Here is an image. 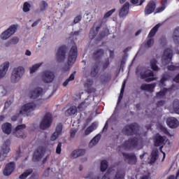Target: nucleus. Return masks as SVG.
Returning <instances> with one entry per match:
<instances>
[{"label":"nucleus","mask_w":179,"mask_h":179,"mask_svg":"<svg viewBox=\"0 0 179 179\" xmlns=\"http://www.w3.org/2000/svg\"><path fill=\"white\" fill-rule=\"evenodd\" d=\"M114 12H115V8H113L112 10L106 12L103 15V19H107L110 17V16H111L113 13H114Z\"/></svg>","instance_id":"obj_47"},{"label":"nucleus","mask_w":179,"mask_h":179,"mask_svg":"<svg viewBox=\"0 0 179 179\" xmlns=\"http://www.w3.org/2000/svg\"><path fill=\"white\" fill-rule=\"evenodd\" d=\"M173 108L174 113H176V114L179 115V100L178 99H175L173 101Z\"/></svg>","instance_id":"obj_37"},{"label":"nucleus","mask_w":179,"mask_h":179,"mask_svg":"<svg viewBox=\"0 0 179 179\" xmlns=\"http://www.w3.org/2000/svg\"><path fill=\"white\" fill-rule=\"evenodd\" d=\"M102 179H110V173L108 172H106L103 176Z\"/></svg>","instance_id":"obj_62"},{"label":"nucleus","mask_w":179,"mask_h":179,"mask_svg":"<svg viewBox=\"0 0 179 179\" xmlns=\"http://www.w3.org/2000/svg\"><path fill=\"white\" fill-rule=\"evenodd\" d=\"M23 75H24V68L23 66L14 68L10 77L12 83H17L22 79Z\"/></svg>","instance_id":"obj_4"},{"label":"nucleus","mask_w":179,"mask_h":179,"mask_svg":"<svg viewBox=\"0 0 179 179\" xmlns=\"http://www.w3.org/2000/svg\"><path fill=\"white\" fill-rule=\"evenodd\" d=\"M31 173H33V169H27L25 172L19 176V178L26 179L27 177H29V176H30V174H31Z\"/></svg>","instance_id":"obj_39"},{"label":"nucleus","mask_w":179,"mask_h":179,"mask_svg":"<svg viewBox=\"0 0 179 179\" xmlns=\"http://www.w3.org/2000/svg\"><path fill=\"white\" fill-rule=\"evenodd\" d=\"M41 66V64H36L32 66L29 70H30V73H34Z\"/></svg>","instance_id":"obj_45"},{"label":"nucleus","mask_w":179,"mask_h":179,"mask_svg":"<svg viewBox=\"0 0 179 179\" xmlns=\"http://www.w3.org/2000/svg\"><path fill=\"white\" fill-rule=\"evenodd\" d=\"M139 131V125L138 123H131L130 124L126 125L122 132L124 134L127 136H132L136 135Z\"/></svg>","instance_id":"obj_2"},{"label":"nucleus","mask_w":179,"mask_h":179,"mask_svg":"<svg viewBox=\"0 0 179 179\" xmlns=\"http://www.w3.org/2000/svg\"><path fill=\"white\" fill-rule=\"evenodd\" d=\"M169 80H170V76L169 74H164L162 75V77L159 81V83L163 86L164 85V83Z\"/></svg>","instance_id":"obj_42"},{"label":"nucleus","mask_w":179,"mask_h":179,"mask_svg":"<svg viewBox=\"0 0 179 179\" xmlns=\"http://www.w3.org/2000/svg\"><path fill=\"white\" fill-rule=\"evenodd\" d=\"M90 75L92 78H96L99 75V64H95L91 69Z\"/></svg>","instance_id":"obj_33"},{"label":"nucleus","mask_w":179,"mask_h":179,"mask_svg":"<svg viewBox=\"0 0 179 179\" xmlns=\"http://www.w3.org/2000/svg\"><path fill=\"white\" fill-rule=\"evenodd\" d=\"M173 39L176 44H178V43H179V36L178 35H175L173 34Z\"/></svg>","instance_id":"obj_58"},{"label":"nucleus","mask_w":179,"mask_h":179,"mask_svg":"<svg viewBox=\"0 0 179 179\" xmlns=\"http://www.w3.org/2000/svg\"><path fill=\"white\" fill-rule=\"evenodd\" d=\"M23 129H26V124H19L15 129L14 135L20 139H24L26 135L23 131Z\"/></svg>","instance_id":"obj_15"},{"label":"nucleus","mask_w":179,"mask_h":179,"mask_svg":"<svg viewBox=\"0 0 179 179\" xmlns=\"http://www.w3.org/2000/svg\"><path fill=\"white\" fill-rule=\"evenodd\" d=\"M155 9H156V2L154 1H150L145 8V15H150L155 12Z\"/></svg>","instance_id":"obj_20"},{"label":"nucleus","mask_w":179,"mask_h":179,"mask_svg":"<svg viewBox=\"0 0 179 179\" xmlns=\"http://www.w3.org/2000/svg\"><path fill=\"white\" fill-rule=\"evenodd\" d=\"M173 82H176V83H179V73L173 78Z\"/></svg>","instance_id":"obj_61"},{"label":"nucleus","mask_w":179,"mask_h":179,"mask_svg":"<svg viewBox=\"0 0 179 179\" xmlns=\"http://www.w3.org/2000/svg\"><path fill=\"white\" fill-rule=\"evenodd\" d=\"M125 177V173L122 171H117L114 179H124Z\"/></svg>","instance_id":"obj_43"},{"label":"nucleus","mask_w":179,"mask_h":179,"mask_svg":"<svg viewBox=\"0 0 179 179\" xmlns=\"http://www.w3.org/2000/svg\"><path fill=\"white\" fill-rule=\"evenodd\" d=\"M161 131L162 132H163L165 135H167L168 136H171V134H170V132L169 131V130L167 129V128L164 127H161Z\"/></svg>","instance_id":"obj_51"},{"label":"nucleus","mask_w":179,"mask_h":179,"mask_svg":"<svg viewBox=\"0 0 179 179\" xmlns=\"http://www.w3.org/2000/svg\"><path fill=\"white\" fill-rule=\"evenodd\" d=\"M168 0H161V5L162 6H166L167 5Z\"/></svg>","instance_id":"obj_64"},{"label":"nucleus","mask_w":179,"mask_h":179,"mask_svg":"<svg viewBox=\"0 0 179 179\" xmlns=\"http://www.w3.org/2000/svg\"><path fill=\"white\" fill-rule=\"evenodd\" d=\"M10 104H12V101H6L4 108H8V107L10 106Z\"/></svg>","instance_id":"obj_60"},{"label":"nucleus","mask_w":179,"mask_h":179,"mask_svg":"<svg viewBox=\"0 0 179 179\" xmlns=\"http://www.w3.org/2000/svg\"><path fill=\"white\" fill-rule=\"evenodd\" d=\"M159 159V150L154 148L150 154V164H154Z\"/></svg>","instance_id":"obj_25"},{"label":"nucleus","mask_w":179,"mask_h":179,"mask_svg":"<svg viewBox=\"0 0 179 179\" xmlns=\"http://www.w3.org/2000/svg\"><path fill=\"white\" fill-rule=\"evenodd\" d=\"M138 143L139 138H138V137H133L125 141L122 146L126 150H131V149H135V148H138Z\"/></svg>","instance_id":"obj_5"},{"label":"nucleus","mask_w":179,"mask_h":179,"mask_svg":"<svg viewBox=\"0 0 179 179\" xmlns=\"http://www.w3.org/2000/svg\"><path fill=\"white\" fill-rule=\"evenodd\" d=\"M43 95V88L36 87L34 89V90L30 92V98L35 100V99H38L40 96Z\"/></svg>","instance_id":"obj_22"},{"label":"nucleus","mask_w":179,"mask_h":179,"mask_svg":"<svg viewBox=\"0 0 179 179\" xmlns=\"http://www.w3.org/2000/svg\"><path fill=\"white\" fill-rule=\"evenodd\" d=\"M173 34H175L176 36H179V27L175 29Z\"/></svg>","instance_id":"obj_63"},{"label":"nucleus","mask_w":179,"mask_h":179,"mask_svg":"<svg viewBox=\"0 0 179 179\" xmlns=\"http://www.w3.org/2000/svg\"><path fill=\"white\" fill-rule=\"evenodd\" d=\"M166 136H161L160 134H157L154 138V145L157 148L159 146H162V145H166Z\"/></svg>","instance_id":"obj_16"},{"label":"nucleus","mask_w":179,"mask_h":179,"mask_svg":"<svg viewBox=\"0 0 179 179\" xmlns=\"http://www.w3.org/2000/svg\"><path fill=\"white\" fill-rule=\"evenodd\" d=\"M110 66V59L107 58L105 59V62L102 63V69L106 71Z\"/></svg>","instance_id":"obj_46"},{"label":"nucleus","mask_w":179,"mask_h":179,"mask_svg":"<svg viewBox=\"0 0 179 179\" xmlns=\"http://www.w3.org/2000/svg\"><path fill=\"white\" fill-rule=\"evenodd\" d=\"M154 43L155 40H153V38H150L147 41L146 45L148 48H150V47H152V45L154 44Z\"/></svg>","instance_id":"obj_53"},{"label":"nucleus","mask_w":179,"mask_h":179,"mask_svg":"<svg viewBox=\"0 0 179 179\" xmlns=\"http://www.w3.org/2000/svg\"><path fill=\"white\" fill-rule=\"evenodd\" d=\"M101 27H103V20L99 19L94 22L93 28L90 31L89 36L91 40H93L99 34Z\"/></svg>","instance_id":"obj_7"},{"label":"nucleus","mask_w":179,"mask_h":179,"mask_svg":"<svg viewBox=\"0 0 179 179\" xmlns=\"http://www.w3.org/2000/svg\"><path fill=\"white\" fill-rule=\"evenodd\" d=\"M9 146H10V140L8 139L4 142V143L1 146V149H2V152L4 157H7L6 155H8L9 152H10V148H9Z\"/></svg>","instance_id":"obj_26"},{"label":"nucleus","mask_w":179,"mask_h":179,"mask_svg":"<svg viewBox=\"0 0 179 179\" xmlns=\"http://www.w3.org/2000/svg\"><path fill=\"white\" fill-rule=\"evenodd\" d=\"M76 113H78V108L76 106H71L65 111L64 114L66 117H71V115H75Z\"/></svg>","instance_id":"obj_29"},{"label":"nucleus","mask_w":179,"mask_h":179,"mask_svg":"<svg viewBox=\"0 0 179 179\" xmlns=\"http://www.w3.org/2000/svg\"><path fill=\"white\" fill-rule=\"evenodd\" d=\"M161 24H156L150 31V33L148 35V38H152V37H155L156 36V33L159 31V29L160 27Z\"/></svg>","instance_id":"obj_31"},{"label":"nucleus","mask_w":179,"mask_h":179,"mask_svg":"<svg viewBox=\"0 0 179 179\" xmlns=\"http://www.w3.org/2000/svg\"><path fill=\"white\" fill-rule=\"evenodd\" d=\"M96 128L97 124L96 122H93L90 127L86 129L85 135H89L91 132H93Z\"/></svg>","instance_id":"obj_34"},{"label":"nucleus","mask_w":179,"mask_h":179,"mask_svg":"<svg viewBox=\"0 0 179 179\" xmlns=\"http://www.w3.org/2000/svg\"><path fill=\"white\" fill-rule=\"evenodd\" d=\"M129 12V3L126 2L119 11L120 17H125Z\"/></svg>","instance_id":"obj_24"},{"label":"nucleus","mask_w":179,"mask_h":179,"mask_svg":"<svg viewBox=\"0 0 179 179\" xmlns=\"http://www.w3.org/2000/svg\"><path fill=\"white\" fill-rule=\"evenodd\" d=\"M164 147V145H159V151L161 152V153H162L163 155V160H164V159H166V152H164L163 151V148Z\"/></svg>","instance_id":"obj_57"},{"label":"nucleus","mask_w":179,"mask_h":179,"mask_svg":"<svg viewBox=\"0 0 179 179\" xmlns=\"http://www.w3.org/2000/svg\"><path fill=\"white\" fill-rule=\"evenodd\" d=\"M36 108V103L31 102L28 103L23 106H22L21 110H20V113L17 115H13L11 117V121H16L17 120V117L20 115L23 114H27V113H31V111H34V110Z\"/></svg>","instance_id":"obj_3"},{"label":"nucleus","mask_w":179,"mask_h":179,"mask_svg":"<svg viewBox=\"0 0 179 179\" xmlns=\"http://www.w3.org/2000/svg\"><path fill=\"white\" fill-rule=\"evenodd\" d=\"M16 30H17V26L16 24L11 25L0 35L1 40H8L10 36H13V34L16 33Z\"/></svg>","instance_id":"obj_11"},{"label":"nucleus","mask_w":179,"mask_h":179,"mask_svg":"<svg viewBox=\"0 0 179 179\" xmlns=\"http://www.w3.org/2000/svg\"><path fill=\"white\" fill-rule=\"evenodd\" d=\"M150 64L152 71H159V69H160V68L157 66V60L156 59H151Z\"/></svg>","instance_id":"obj_36"},{"label":"nucleus","mask_w":179,"mask_h":179,"mask_svg":"<svg viewBox=\"0 0 179 179\" xmlns=\"http://www.w3.org/2000/svg\"><path fill=\"white\" fill-rule=\"evenodd\" d=\"M19 43V38L15 36L5 43L6 47H10L12 45L17 44Z\"/></svg>","instance_id":"obj_35"},{"label":"nucleus","mask_w":179,"mask_h":179,"mask_svg":"<svg viewBox=\"0 0 179 179\" xmlns=\"http://www.w3.org/2000/svg\"><path fill=\"white\" fill-rule=\"evenodd\" d=\"M164 104H166L165 101H158L157 102V107H163V106H164Z\"/></svg>","instance_id":"obj_59"},{"label":"nucleus","mask_w":179,"mask_h":179,"mask_svg":"<svg viewBox=\"0 0 179 179\" xmlns=\"http://www.w3.org/2000/svg\"><path fill=\"white\" fill-rule=\"evenodd\" d=\"M166 93H167V89L164 88V90L156 93L157 99H163L166 96Z\"/></svg>","instance_id":"obj_40"},{"label":"nucleus","mask_w":179,"mask_h":179,"mask_svg":"<svg viewBox=\"0 0 179 179\" xmlns=\"http://www.w3.org/2000/svg\"><path fill=\"white\" fill-rule=\"evenodd\" d=\"M41 78L44 83H52L54 79H55V74L50 71H45L42 72Z\"/></svg>","instance_id":"obj_10"},{"label":"nucleus","mask_w":179,"mask_h":179,"mask_svg":"<svg viewBox=\"0 0 179 179\" xmlns=\"http://www.w3.org/2000/svg\"><path fill=\"white\" fill-rule=\"evenodd\" d=\"M173 59V50L171 48H166L164 51V55H162V64L164 65H169Z\"/></svg>","instance_id":"obj_12"},{"label":"nucleus","mask_w":179,"mask_h":179,"mask_svg":"<svg viewBox=\"0 0 179 179\" xmlns=\"http://www.w3.org/2000/svg\"><path fill=\"white\" fill-rule=\"evenodd\" d=\"M1 128L3 129V132L7 135H10V134L12 132V124L9 122L4 123L1 126Z\"/></svg>","instance_id":"obj_28"},{"label":"nucleus","mask_w":179,"mask_h":179,"mask_svg":"<svg viewBox=\"0 0 179 179\" xmlns=\"http://www.w3.org/2000/svg\"><path fill=\"white\" fill-rule=\"evenodd\" d=\"M108 34H110V31L108 30V29H104L99 34V40H101V38H104V37H106V36H108Z\"/></svg>","instance_id":"obj_38"},{"label":"nucleus","mask_w":179,"mask_h":179,"mask_svg":"<svg viewBox=\"0 0 179 179\" xmlns=\"http://www.w3.org/2000/svg\"><path fill=\"white\" fill-rule=\"evenodd\" d=\"M166 124L168 127H169V128L174 129L176 128H178L179 125V122L178 120H177V118L171 117L166 119Z\"/></svg>","instance_id":"obj_18"},{"label":"nucleus","mask_w":179,"mask_h":179,"mask_svg":"<svg viewBox=\"0 0 179 179\" xmlns=\"http://www.w3.org/2000/svg\"><path fill=\"white\" fill-rule=\"evenodd\" d=\"M23 12H29L30 10V3L25 2L23 6Z\"/></svg>","instance_id":"obj_49"},{"label":"nucleus","mask_w":179,"mask_h":179,"mask_svg":"<svg viewBox=\"0 0 179 179\" xmlns=\"http://www.w3.org/2000/svg\"><path fill=\"white\" fill-rule=\"evenodd\" d=\"M108 168V162L106 160H103L101 162V171L104 173L106 170Z\"/></svg>","instance_id":"obj_41"},{"label":"nucleus","mask_w":179,"mask_h":179,"mask_svg":"<svg viewBox=\"0 0 179 179\" xmlns=\"http://www.w3.org/2000/svg\"><path fill=\"white\" fill-rule=\"evenodd\" d=\"M122 156L124 157L125 163H127V164L134 166V164H136V163H138V157H136V155H135V153L134 152H122Z\"/></svg>","instance_id":"obj_9"},{"label":"nucleus","mask_w":179,"mask_h":179,"mask_svg":"<svg viewBox=\"0 0 179 179\" xmlns=\"http://www.w3.org/2000/svg\"><path fill=\"white\" fill-rule=\"evenodd\" d=\"M87 92L88 93V94H92V93H96V90L94 87H88L87 89Z\"/></svg>","instance_id":"obj_55"},{"label":"nucleus","mask_w":179,"mask_h":179,"mask_svg":"<svg viewBox=\"0 0 179 179\" xmlns=\"http://www.w3.org/2000/svg\"><path fill=\"white\" fill-rule=\"evenodd\" d=\"M86 153V150L85 149H78V150H74L71 156L73 159H76L80 156H83Z\"/></svg>","instance_id":"obj_27"},{"label":"nucleus","mask_w":179,"mask_h":179,"mask_svg":"<svg viewBox=\"0 0 179 179\" xmlns=\"http://www.w3.org/2000/svg\"><path fill=\"white\" fill-rule=\"evenodd\" d=\"M9 69V62H6L0 66V79L5 78Z\"/></svg>","instance_id":"obj_23"},{"label":"nucleus","mask_w":179,"mask_h":179,"mask_svg":"<svg viewBox=\"0 0 179 179\" xmlns=\"http://www.w3.org/2000/svg\"><path fill=\"white\" fill-rule=\"evenodd\" d=\"M15 162H12L8 164H7L5 166V169L3 170V175L4 176H10L13 171H15Z\"/></svg>","instance_id":"obj_17"},{"label":"nucleus","mask_w":179,"mask_h":179,"mask_svg":"<svg viewBox=\"0 0 179 179\" xmlns=\"http://www.w3.org/2000/svg\"><path fill=\"white\" fill-rule=\"evenodd\" d=\"M48 6V3L45 1H42L40 4L41 10H45V8Z\"/></svg>","instance_id":"obj_50"},{"label":"nucleus","mask_w":179,"mask_h":179,"mask_svg":"<svg viewBox=\"0 0 179 179\" xmlns=\"http://www.w3.org/2000/svg\"><path fill=\"white\" fill-rule=\"evenodd\" d=\"M101 138V136H100V134H98L96 136H94L90 142L89 148H93V146H96V144L99 143V141H100Z\"/></svg>","instance_id":"obj_32"},{"label":"nucleus","mask_w":179,"mask_h":179,"mask_svg":"<svg viewBox=\"0 0 179 179\" xmlns=\"http://www.w3.org/2000/svg\"><path fill=\"white\" fill-rule=\"evenodd\" d=\"M82 20V15H78L74 18L73 23L76 24V23H79Z\"/></svg>","instance_id":"obj_56"},{"label":"nucleus","mask_w":179,"mask_h":179,"mask_svg":"<svg viewBox=\"0 0 179 179\" xmlns=\"http://www.w3.org/2000/svg\"><path fill=\"white\" fill-rule=\"evenodd\" d=\"M52 124V115L50 113H47L43 117L40 124L41 129H47L50 128Z\"/></svg>","instance_id":"obj_8"},{"label":"nucleus","mask_w":179,"mask_h":179,"mask_svg":"<svg viewBox=\"0 0 179 179\" xmlns=\"http://www.w3.org/2000/svg\"><path fill=\"white\" fill-rule=\"evenodd\" d=\"M66 51H68V48L66 45H62L59 47L56 52L57 62L61 63L65 61V58H66Z\"/></svg>","instance_id":"obj_6"},{"label":"nucleus","mask_w":179,"mask_h":179,"mask_svg":"<svg viewBox=\"0 0 179 179\" xmlns=\"http://www.w3.org/2000/svg\"><path fill=\"white\" fill-rule=\"evenodd\" d=\"M103 55H104L103 49H99L93 53V57L95 61L100 59Z\"/></svg>","instance_id":"obj_30"},{"label":"nucleus","mask_w":179,"mask_h":179,"mask_svg":"<svg viewBox=\"0 0 179 179\" xmlns=\"http://www.w3.org/2000/svg\"><path fill=\"white\" fill-rule=\"evenodd\" d=\"M164 9H166V6H162L161 7L156 8L155 13H160L163 12V10H164Z\"/></svg>","instance_id":"obj_54"},{"label":"nucleus","mask_w":179,"mask_h":179,"mask_svg":"<svg viewBox=\"0 0 179 179\" xmlns=\"http://www.w3.org/2000/svg\"><path fill=\"white\" fill-rule=\"evenodd\" d=\"M62 143L61 142H59L56 148V153L57 155H61V152H62Z\"/></svg>","instance_id":"obj_48"},{"label":"nucleus","mask_w":179,"mask_h":179,"mask_svg":"<svg viewBox=\"0 0 179 179\" xmlns=\"http://www.w3.org/2000/svg\"><path fill=\"white\" fill-rule=\"evenodd\" d=\"M167 69L168 71H177V69H179V66H174V65H169L167 66Z\"/></svg>","instance_id":"obj_52"},{"label":"nucleus","mask_w":179,"mask_h":179,"mask_svg":"<svg viewBox=\"0 0 179 179\" xmlns=\"http://www.w3.org/2000/svg\"><path fill=\"white\" fill-rule=\"evenodd\" d=\"M45 153V148L43 146H39L36 150L34 152L33 160L34 162H40L43 159V156Z\"/></svg>","instance_id":"obj_14"},{"label":"nucleus","mask_w":179,"mask_h":179,"mask_svg":"<svg viewBox=\"0 0 179 179\" xmlns=\"http://www.w3.org/2000/svg\"><path fill=\"white\" fill-rule=\"evenodd\" d=\"M62 123H59L56 127L55 131L52 134L50 137V141H55L56 139H57L59 135L62 134Z\"/></svg>","instance_id":"obj_19"},{"label":"nucleus","mask_w":179,"mask_h":179,"mask_svg":"<svg viewBox=\"0 0 179 179\" xmlns=\"http://www.w3.org/2000/svg\"><path fill=\"white\" fill-rule=\"evenodd\" d=\"M78 58V47L76 45H73L70 49L68 56V62L67 64L64 66L62 68V71L64 72H68L69 69H71V65H73L75 62H76V59Z\"/></svg>","instance_id":"obj_1"},{"label":"nucleus","mask_w":179,"mask_h":179,"mask_svg":"<svg viewBox=\"0 0 179 179\" xmlns=\"http://www.w3.org/2000/svg\"><path fill=\"white\" fill-rule=\"evenodd\" d=\"M71 80H75V74L72 73L71 74V76H69V78H67L65 82L63 83V86L64 87H66V86H68L69 82H71Z\"/></svg>","instance_id":"obj_44"},{"label":"nucleus","mask_w":179,"mask_h":179,"mask_svg":"<svg viewBox=\"0 0 179 179\" xmlns=\"http://www.w3.org/2000/svg\"><path fill=\"white\" fill-rule=\"evenodd\" d=\"M155 87H156V84L155 83H152V84L143 83L141 85L140 89L141 90L149 92V93H153Z\"/></svg>","instance_id":"obj_21"},{"label":"nucleus","mask_w":179,"mask_h":179,"mask_svg":"<svg viewBox=\"0 0 179 179\" xmlns=\"http://www.w3.org/2000/svg\"><path fill=\"white\" fill-rule=\"evenodd\" d=\"M140 76L142 79H145V82H153L156 80V77H155V73L150 70H146L145 71L140 73Z\"/></svg>","instance_id":"obj_13"}]
</instances>
